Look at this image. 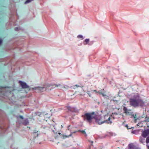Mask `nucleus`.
Returning a JSON list of instances; mask_svg holds the SVG:
<instances>
[{
  "label": "nucleus",
  "mask_w": 149,
  "mask_h": 149,
  "mask_svg": "<svg viewBox=\"0 0 149 149\" xmlns=\"http://www.w3.org/2000/svg\"><path fill=\"white\" fill-rule=\"evenodd\" d=\"M33 0H27L25 2V3H29L31 1H33Z\"/></svg>",
  "instance_id": "nucleus-22"
},
{
  "label": "nucleus",
  "mask_w": 149,
  "mask_h": 149,
  "mask_svg": "<svg viewBox=\"0 0 149 149\" xmlns=\"http://www.w3.org/2000/svg\"><path fill=\"white\" fill-rule=\"evenodd\" d=\"M106 117H104L102 118L100 115H98L94 113V116L93 117V119L95 120V122L96 123H98L99 125H100L104 123H106L108 124H111L112 123V122L111 120V118L110 117L107 119H106Z\"/></svg>",
  "instance_id": "nucleus-2"
},
{
  "label": "nucleus",
  "mask_w": 149,
  "mask_h": 149,
  "mask_svg": "<svg viewBox=\"0 0 149 149\" xmlns=\"http://www.w3.org/2000/svg\"><path fill=\"white\" fill-rule=\"evenodd\" d=\"M19 117L22 119H23V116H19Z\"/></svg>",
  "instance_id": "nucleus-28"
},
{
  "label": "nucleus",
  "mask_w": 149,
  "mask_h": 149,
  "mask_svg": "<svg viewBox=\"0 0 149 149\" xmlns=\"http://www.w3.org/2000/svg\"><path fill=\"white\" fill-rule=\"evenodd\" d=\"M72 134V133L71 132V133H70V134L69 135H68V136H67V135H66V136L67 137H69V136H71Z\"/></svg>",
  "instance_id": "nucleus-26"
},
{
  "label": "nucleus",
  "mask_w": 149,
  "mask_h": 149,
  "mask_svg": "<svg viewBox=\"0 0 149 149\" xmlns=\"http://www.w3.org/2000/svg\"><path fill=\"white\" fill-rule=\"evenodd\" d=\"M79 131L81 132L82 133L84 134L86 136H87V135L86 134V133L85 132V131L84 130H79Z\"/></svg>",
  "instance_id": "nucleus-20"
},
{
  "label": "nucleus",
  "mask_w": 149,
  "mask_h": 149,
  "mask_svg": "<svg viewBox=\"0 0 149 149\" xmlns=\"http://www.w3.org/2000/svg\"><path fill=\"white\" fill-rule=\"evenodd\" d=\"M146 118H146V119L145 120V121L146 122H149V119L148 120V119H147Z\"/></svg>",
  "instance_id": "nucleus-27"
},
{
  "label": "nucleus",
  "mask_w": 149,
  "mask_h": 149,
  "mask_svg": "<svg viewBox=\"0 0 149 149\" xmlns=\"http://www.w3.org/2000/svg\"><path fill=\"white\" fill-rule=\"evenodd\" d=\"M15 31H18L20 30H21V28H20V27H15Z\"/></svg>",
  "instance_id": "nucleus-19"
},
{
  "label": "nucleus",
  "mask_w": 149,
  "mask_h": 149,
  "mask_svg": "<svg viewBox=\"0 0 149 149\" xmlns=\"http://www.w3.org/2000/svg\"><path fill=\"white\" fill-rule=\"evenodd\" d=\"M141 130H135L132 131V133L133 134H137L139 132H141Z\"/></svg>",
  "instance_id": "nucleus-13"
},
{
  "label": "nucleus",
  "mask_w": 149,
  "mask_h": 149,
  "mask_svg": "<svg viewBox=\"0 0 149 149\" xmlns=\"http://www.w3.org/2000/svg\"><path fill=\"white\" fill-rule=\"evenodd\" d=\"M141 136L144 137H146L149 136V129H144V130H141Z\"/></svg>",
  "instance_id": "nucleus-5"
},
{
  "label": "nucleus",
  "mask_w": 149,
  "mask_h": 149,
  "mask_svg": "<svg viewBox=\"0 0 149 149\" xmlns=\"http://www.w3.org/2000/svg\"><path fill=\"white\" fill-rule=\"evenodd\" d=\"M123 109L124 113H125L126 115H129L130 114L132 113V112L131 109H127V107L125 106L123 107Z\"/></svg>",
  "instance_id": "nucleus-7"
},
{
  "label": "nucleus",
  "mask_w": 149,
  "mask_h": 149,
  "mask_svg": "<svg viewBox=\"0 0 149 149\" xmlns=\"http://www.w3.org/2000/svg\"><path fill=\"white\" fill-rule=\"evenodd\" d=\"M93 43V41H91V42L90 43H88V44L89 45H92Z\"/></svg>",
  "instance_id": "nucleus-23"
},
{
  "label": "nucleus",
  "mask_w": 149,
  "mask_h": 149,
  "mask_svg": "<svg viewBox=\"0 0 149 149\" xmlns=\"http://www.w3.org/2000/svg\"><path fill=\"white\" fill-rule=\"evenodd\" d=\"M67 109L69 111L74 112L75 111L76 108L74 107H72L70 106H68L67 107Z\"/></svg>",
  "instance_id": "nucleus-14"
},
{
  "label": "nucleus",
  "mask_w": 149,
  "mask_h": 149,
  "mask_svg": "<svg viewBox=\"0 0 149 149\" xmlns=\"http://www.w3.org/2000/svg\"><path fill=\"white\" fill-rule=\"evenodd\" d=\"M89 41V39L86 38V39L83 42V44L84 45H86L88 43V42Z\"/></svg>",
  "instance_id": "nucleus-16"
},
{
  "label": "nucleus",
  "mask_w": 149,
  "mask_h": 149,
  "mask_svg": "<svg viewBox=\"0 0 149 149\" xmlns=\"http://www.w3.org/2000/svg\"><path fill=\"white\" fill-rule=\"evenodd\" d=\"M54 86H55L56 87H58V86H61V85L60 84H49L47 86L50 87L51 86H52V87Z\"/></svg>",
  "instance_id": "nucleus-15"
},
{
  "label": "nucleus",
  "mask_w": 149,
  "mask_h": 149,
  "mask_svg": "<svg viewBox=\"0 0 149 149\" xmlns=\"http://www.w3.org/2000/svg\"><path fill=\"white\" fill-rule=\"evenodd\" d=\"M129 101L130 105L134 107H143L146 106L145 102L137 94H135L132 97L130 98Z\"/></svg>",
  "instance_id": "nucleus-1"
},
{
  "label": "nucleus",
  "mask_w": 149,
  "mask_h": 149,
  "mask_svg": "<svg viewBox=\"0 0 149 149\" xmlns=\"http://www.w3.org/2000/svg\"><path fill=\"white\" fill-rule=\"evenodd\" d=\"M113 100V101H115V100Z\"/></svg>",
  "instance_id": "nucleus-32"
},
{
  "label": "nucleus",
  "mask_w": 149,
  "mask_h": 149,
  "mask_svg": "<svg viewBox=\"0 0 149 149\" xmlns=\"http://www.w3.org/2000/svg\"><path fill=\"white\" fill-rule=\"evenodd\" d=\"M19 83L20 84V85L22 88H26L29 87V86L25 82L20 80L19 81Z\"/></svg>",
  "instance_id": "nucleus-8"
},
{
  "label": "nucleus",
  "mask_w": 149,
  "mask_h": 149,
  "mask_svg": "<svg viewBox=\"0 0 149 149\" xmlns=\"http://www.w3.org/2000/svg\"><path fill=\"white\" fill-rule=\"evenodd\" d=\"M104 89L103 90H101L100 91H97L96 90H94L91 91L92 93H93L94 92H96L97 94L100 93L102 95V96L103 97H104L105 98H107V97H108V96L104 93Z\"/></svg>",
  "instance_id": "nucleus-6"
},
{
  "label": "nucleus",
  "mask_w": 149,
  "mask_h": 149,
  "mask_svg": "<svg viewBox=\"0 0 149 149\" xmlns=\"http://www.w3.org/2000/svg\"><path fill=\"white\" fill-rule=\"evenodd\" d=\"M125 126L127 127V129H131V128H132V127H129L128 126V125H126Z\"/></svg>",
  "instance_id": "nucleus-25"
},
{
  "label": "nucleus",
  "mask_w": 149,
  "mask_h": 149,
  "mask_svg": "<svg viewBox=\"0 0 149 149\" xmlns=\"http://www.w3.org/2000/svg\"><path fill=\"white\" fill-rule=\"evenodd\" d=\"M47 88L46 86V85H44L43 87L40 86L36 87L33 88V91H37L39 93H41L45 91Z\"/></svg>",
  "instance_id": "nucleus-4"
},
{
  "label": "nucleus",
  "mask_w": 149,
  "mask_h": 149,
  "mask_svg": "<svg viewBox=\"0 0 149 149\" xmlns=\"http://www.w3.org/2000/svg\"><path fill=\"white\" fill-rule=\"evenodd\" d=\"M95 112L91 113H86L82 116L84 120H87L89 123H91L92 120L93 119Z\"/></svg>",
  "instance_id": "nucleus-3"
},
{
  "label": "nucleus",
  "mask_w": 149,
  "mask_h": 149,
  "mask_svg": "<svg viewBox=\"0 0 149 149\" xmlns=\"http://www.w3.org/2000/svg\"><path fill=\"white\" fill-rule=\"evenodd\" d=\"M88 95H89L90 97H91V94L90 93H88Z\"/></svg>",
  "instance_id": "nucleus-29"
},
{
  "label": "nucleus",
  "mask_w": 149,
  "mask_h": 149,
  "mask_svg": "<svg viewBox=\"0 0 149 149\" xmlns=\"http://www.w3.org/2000/svg\"><path fill=\"white\" fill-rule=\"evenodd\" d=\"M75 86H77V87H80L81 86L79 85H75L74 86H73V88H74Z\"/></svg>",
  "instance_id": "nucleus-24"
},
{
  "label": "nucleus",
  "mask_w": 149,
  "mask_h": 149,
  "mask_svg": "<svg viewBox=\"0 0 149 149\" xmlns=\"http://www.w3.org/2000/svg\"><path fill=\"white\" fill-rule=\"evenodd\" d=\"M146 137H144L142 136H141L139 137V141L140 142V143L142 144H144L145 143V138Z\"/></svg>",
  "instance_id": "nucleus-11"
},
{
  "label": "nucleus",
  "mask_w": 149,
  "mask_h": 149,
  "mask_svg": "<svg viewBox=\"0 0 149 149\" xmlns=\"http://www.w3.org/2000/svg\"><path fill=\"white\" fill-rule=\"evenodd\" d=\"M37 132H38V131H37L36 130H34L33 132L34 133H36Z\"/></svg>",
  "instance_id": "nucleus-30"
},
{
  "label": "nucleus",
  "mask_w": 149,
  "mask_h": 149,
  "mask_svg": "<svg viewBox=\"0 0 149 149\" xmlns=\"http://www.w3.org/2000/svg\"><path fill=\"white\" fill-rule=\"evenodd\" d=\"M128 147V149H140L139 148L134 146L132 143L129 144Z\"/></svg>",
  "instance_id": "nucleus-9"
},
{
  "label": "nucleus",
  "mask_w": 149,
  "mask_h": 149,
  "mask_svg": "<svg viewBox=\"0 0 149 149\" xmlns=\"http://www.w3.org/2000/svg\"><path fill=\"white\" fill-rule=\"evenodd\" d=\"M129 115L131 116V118L134 119H136L135 116L134 115V114L132 112V113L130 114Z\"/></svg>",
  "instance_id": "nucleus-17"
},
{
  "label": "nucleus",
  "mask_w": 149,
  "mask_h": 149,
  "mask_svg": "<svg viewBox=\"0 0 149 149\" xmlns=\"http://www.w3.org/2000/svg\"><path fill=\"white\" fill-rule=\"evenodd\" d=\"M29 123V120L27 118L23 120L22 122V124L24 125H28Z\"/></svg>",
  "instance_id": "nucleus-10"
},
{
  "label": "nucleus",
  "mask_w": 149,
  "mask_h": 149,
  "mask_svg": "<svg viewBox=\"0 0 149 149\" xmlns=\"http://www.w3.org/2000/svg\"><path fill=\"white\" fill-rule=\"evenodd\" d=\"M146 143L147 149H149V136L146 138Z\"/></svg>",
  "instance_id": "nucleus-12"
},
{
  "label": "nucleus",
  "mask_w": 149,
  "mask_h": 149,
  "mask_svg": "<svg viewBox=\"0 0 149 149\" xmlns=\"http://www.w3.org/2000/svg\"><path fill=\"white\" fill-rule=\"evenodd\" d=\"M77 37L78 38H81L82 39H84V38H83V36L81 35H78L77 36Z\"/></svg>",
  "instance_id": "nucleus-18"
},
{
  "label": "nucleus",
  "mask_w": 149,
  "mask_h": 149,
  "mask_svg": "<svg viewBox=\"0 0 149 149\" xmlns=\"http://www.w3.org/2000/svg\"><path fill=\"white\" fill-rule=\"evenodd\" d=\"M91 142L92 143H93V141H91Z\"/></svg>",
  "instance_id": "nucleus-31"
},
{
  "label": "nucleus",
  "mask_w": 149,
  "mask_h": 149,
  "mask_svg": "<svg viewBox=\"0 0 149 149\" xmlns=\"http://www.w3.org/2000/svg\"><path fill=\"white\" fill-rule=\"evenodd\" d=\"M107 135L109 136H112L113 135V133H112L109 132L108 133Z\"/></svg>",
  "instance_id": "nucleus-21"
}]
</instances>
